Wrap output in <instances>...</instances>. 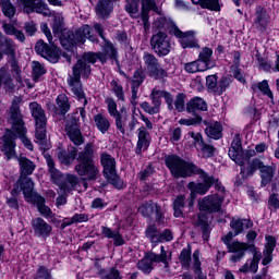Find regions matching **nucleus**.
<instances>
[{"instance_id":"obj_11","label":"nucleus","mask_w":279,"mask_h":279,"mask_svg":"<svg viewBox=\"0 0 279 279\" xmlns=\"http://www.w3.org/2000/svg\"><path fill=\"white\" fill-rule=\"evenodd\" d=\"M143 61L150 77H155L156 80H162L163 77H167V70L160 66L156 56L149 52H144Z\"/></svg>"},{"instance_id":"obj_9","label":"nucleus","mask_w":279,"mask_h":279,"mask_svg":"<svg viewBox=\"0 0 279 279\" xmlns=\"http://www.w3.org/2000/svg\"><path fill=\"white\" fill-rule=\"evenodd\" d=\"M104 167V175L116 189H122L121 178L117 175V160L109 154L104 153L100 157Z\"/></svg>"},{"instance_id":"obj_25","label":"nucleus","mask_w":279,"mask_h":279,"mask_svg":"<svg viewBox=\"0 0 279 279\" xmlns=\"http://www.w3.org/2000/svg\"><path fill=\"white\" fill-rule=\"evenodd\" d=\"M173 27H178L171 20L167 19L162 13H157L155 15V20L153 22V29L155 32H160V29H168L169 34H171V29Z\"/></svg>"},{"instance_id":"obj_5","label":"nucleus","mask_w":279,"mask_h":279,"mask_svg":"<svg viewBox=\"0 0 279 279\" xmlns=\"http://www.w3.org/2000/svg\"><path fill=\"white\" fill-rule=\"evenodd\" d=\"M17 160L21 169V177L12 191V195H16L22 191L26 202H29L33 196L34 181H32V179L27 175H32V173H34L36 165L33 163L32 160L23 156L17 158Z\"/></svg>"},{"instance_id":"obj_40","label":"nucleus","mask_w":279,"mask_h":279,"mask_svg":"<svg viewBox=\"0 0 279 279\" xmlns=\"http://www.w3.org/2000/svg\"><path fill=\"white\" fill-rule=\"evenodd\" d=\"M150 256L151 253H147L146 256L137 263L138 269L144 274H150L151 269H154V263H156V259L150 258Z\"/></svg>"},{"instance_id":"obj_48","label":"nucleus","mask_w":279,"mask_h":279,"mask_svg":"<svg viewBox=\"0 0 279 279\" xmlns=\"http://www.w3.org/2000/svg\"><path fill=\"white\" fill-rule=\"evenodd\" d=\"M256 162H260V159H254L252 162H250L248 159L247 162H245L243 166H240L241 173H245L247 177L254 175V172L256 171V169H258Z\"/></svg>"},{"instance_id":"obj_58","label":"nucleus","mask_w":279,"mask_h":279,"mask_svg":"<svg viewBox=\"0 0 279 279\" xmlns=\"http://www.w3.org/2000/svg\"><path fill=\"white\" fill-rule=\"evenodd\" d=\"M125 10L131 14L132 19H136L138 16V2L136 0H126Z\"/></svg>"},{"instance_id":"obj_6","label":"nucleus","mask_w":279,"mask_h":279,"mask_svg":"<svg viewBox=\"0 0 279 279\" xmlns=\"http://www.w3.org/2000/svg\"><path fill=\"white\" fill-rule=\"evenodd\" d=\"M94 148L93 144H86L83 151L78 154V163L75 166V171L83 180H97L99 168L95 166L93 160Z\"/></svg>"},{"instance_id":"obj_31","label":"nucleus","mask_w":279,"mask_h":279,"mask_svg":"<svg viewBox=\"0 0 279 279\" xmlns=\"http://www.w3.org/2000/svg\"><path fill=\"white\" fill-rule=\"evenodd\" d=\"M198 61L205 65V70L215 69V61H213V49L203 48L198 54Z\"/></svg>"},{"instance_id":"obj_28","label":"nucleus","mask_w":279,"mask_h":279,"mask_svg":"<svg viewBox=\"0 0 279 279\" xmlns=\"http://www.w3.org/2000/svg\"><path fill=\"white\" fill-rule=\"evenodd\" d=\"M138 210L144 215V217H151V215H156L157 219H162V209H160V206L154 202L142 205Z\"/></svg>"},{"instance_id":"obj_23","label":"nucleus","mask_w":279,"mask_h":279,"mask_svg":"<svg viewBox=\"0 0 279 279\" xmlns=\"http://www.w3.org/2000/svg\"><path fill=\"white\" fill-rule=\"evenodd\" d=\"M0 53L8 56V58H16V44L12 38L5 37L3 33L0 32Z\"/></svg>"},{"instance_id":"obj_54","label":"nucleus","mask_w":279,"mask_h":279,"mask_svg":"<svg viewBox=\"0 0 279 279\" xmlns=\"http://www.w3.org/2000/svg\"><path fill=\"white\" fill-rule=\"evenodd\" d=\"M110 86L117 99H119V101H125V94L123 93V86H121V84H119V82H117L116 80L111 81Z\"/></svg>"},{"instance_id":"obj_32","label":"nucleus","mask_w":279,"mask_h":279,"mask_svg":"<svg viewBox=\"0 0 279 279\" xmlns=\"http://www.w3.org/2000/svg\"><path fill=\"white\" fill-rule=\"evenodd\" d=\"M266 245L264 250V258H263V265H269L271 263L274 254V250H276V238L268 235L266 236Z\"/></svg>"},{"instance_id":"obj_44","label":"nucleus","mask_w":279,"mask_h":279,"mask_svg":"<svg viewBox=\"0 0 279 279\" xmlns=\"http://www.w3.org/2000/svg\"><path fill=\"white\" fill-rule=\"evenodd\" d=\"M253 90L256 93V90H259L263 93L266 97L274 100V93H271V89L269 88V83L267 80H264L259 83H255L252 85Z\"/></svg>"},{"instance_id":"obj_52","label":"nucleus","mask_w":279,"mask_h":279,"mask_svg":"<svg viewBox=\"0 0 279 279\" xmlns=\"http://www.w3.org/2000/svg\"><path fill=\"white\" fill-rule=\"evenodd\" d=\"M1 8L4 16H7L8 19H12V16L16 14V8L12 5V2L10 0H2Z\"/></svg>"},{"instance_id":"obj_27","label":"nucleus","mask_w":279,"mask_h":279,"mask_svg":"<svg viewBox=\"0 0 279 279\" xmlns=\"http://www.w3.org/2000/svg\"><path fill=\"white\" fill-rule=\"evenodd\" d=\"M255 165L258 167V171L260 172L262 186L269 184V182L274 180V167L265 166L263 161H255Z\"/></svg>"},{"instance_id":"obj_34","label":"nucleus","mask_w":279,"mask_h":279,"mask_svg":"<svg viewBox=\"0 0 279 279\" xmlns=\"http://www.w3.org/2000/svg\"><path fill=\"white\" fill-rule=\"evenodd\" d=\"M110 12H112V4L110 3V0H99L96 5L97 16L100 19H107V16L110 15Z\"/></svg>"},{"instance_id":"obj_59","label":"nucleus","mask_w":279,"mask_h":279,"mask_svg":"<svg viewBox=\"0 0 279 279\" xmlns=\"http://www.w3.org/2000/svg\"><path fill=\"white\" fill-rule=\"evenodd\" d=\"M106 104H107V109L110 117H112L113 119H117L121 114L117 109V101H114V99L112 98H107Z\"/></svg>"},{"instance_id":"obj_16","label":"nucleus","mask_w":279,"mask_h":279,"mask_svg":"<svg viewBox=\"0 0 279 279\" xmlns=\"http://www.w3.org/2000/svg\"><path fill=\"white\" fill-rule=\"evenodd\" d=\"M223 204V196L219 194L205 196L198 202V208L203 213H219Z\"/></svg>"},{"instance_id":"obj_17","label":"nucleus","mask_w":279,"mask_h":279,"mask_svg":"<svg viewBox=\"0 0 279 279\" xmlns=\"http://www.w3.org/2000/svg\"><path fill=\"white\" fill-rule=\"evenodd\" d=\"M17 2L23 7L26 14H32V12H37V14H43V16L51 14L49 7L43 0H17Z\"/></svg>"},{"instance_id":"obj_22","label":"nucleus","mask_w":279,"mask_h":279,"mask_svg":"<svg viewBox=\"0 0 279 279\" xmlns=\"http://www.w3.org/2000/svg\"><path fill=\"white\" fill-rule=\"evenodd\" d=\"M269 13L263 7H257L254 14V27L259 32H265L269 25Z\"/></svg>"},{"instance_id":"obj_20","label":"nucleus","mask_w":279,"mask_h":279,"mask_svg":"<svg viewBox=\"0 0 279 279\" xmlns=\"http://www.w3.org/2000/svg\"><path fill=\"white\" fill-rule=\"evenodd\" d=\"M35 51L41 58H46L49 62L56 64L58 62L60 54L58 52V48H51L49 45L45 44L43 39L38 40L35 46Z\"/></svg>"},{"instance_id":"obj_26","label":"nucleus","mask_w":279,"mask_h":279,"mask_svg":"<svg viewBox=\"0 0 279 279\" xmlns=\"http://www.w3.org/2000/svg\"><path fill=\"white\" fill-rule=\"evenodd\" d=\"M252 226H254V222L250 219L232 218L230 221V228L233 230L234 236H239L244 230H250Z\"/></svg>"},{"instance_id":"obj_42","label":"nucleus","mask_w":279,"mask_h":279,"mask_svg":"<svg viewBox=\"0 0 279 279\" xmlns=\"http://www.w3.org/2000/svg\"><path fill=\"white\" fill-rule=\"evenodd\" d=\"M2 27L8 36H14L20 43H25V34L22 31L15 28L14 25L3 24Z\"/></svg>"},{"instance_id":"obj_64","label":"nucleus","mask_w":279,"mask_h":279,"mask_svg":"<svg viewBox=\"0 0 279 279\" xmlns=\"http://www.w3.org/2000/svg\"><path fill=\"white\" fill-rule=\"evenodd\" d=\"M24 31L27 34V36H34V34H36V32H38V27L34 23V21H31V22H26L24 24Z\"/></svg>"},{"instance_id":"obj_3","label":"nucleus","mask_w":279,"mask_h":279,"mask_svg":"<svg viewBox=\"0 0 279 279\" xmlns=\"http://www.w3.org/2000/svg\"><path fill=\"white\" fill-rule=\"evenodd\" d=\"M10 125L12 126L11 130H8L5 132L2 137V142L0 143V149L8 160L14 158V154H16V151L14 150L16 147V144L14 143V141H16V136L21 138L26 149H28L29 151L34 150V145L32 144V141H29V138L25 136V134H27V128H25V121H23V118L19 112H13L10 120Z\"/></svg>"},{"instance_id":"obj_18","label":"nucleus","mask_w":279,"mask_h":279,"mask_svg":"<svg viewBox=\"0 0 279 279\" xmlns=\"http://www.w3.org/2000/svg\"><path fill=\"white\" fill-rule=\"evenodd\" d=\"M138 123V120L136 117H132L130 119V116H118L116 118V128L122 136H130L136 130V125Z\"/></svg>"},{"instance_id":"obj_4","label":"nucleus","mask_w":279,"mask_h":279,"mask_svg":"<svg viewBox=\"0 0 279 279\" xmlns=\"http://www.w3.org/2000/svg\"><path fill=\"white\" fill-rule=\"evenodd\" d=\"M64 24L61 17H54L52 25V32L54 36L60 38V43L64 49L71 51L75 46H82L86 40L96 43L97 38L90 34L92 28L88 25H84L78 28L75 33L73 31H65L62 33V25Z\"/></svg>"},{"instance_id":"obj_38","label":"nucleus","mask_w":279,"mask_h":279,"mask_svg":"<svg viewBox=\"0 0 279 279\" xmlns=\"http://www.w3.org/2000/svg\"><path fill=\"white\" fill-rule=\"evenodd\" d=\"M192 269L194 271L195 279H207L206 274L202 271V262L199 260V251L193 253Z\"/></svg>"},{"instance_id":"obj_35","label":"nucleus","mask_w":279,"mask_h":279,"mask_svg":"<svg viewBox=\"0 0 279 279\" xmlns=\"http://www.w3.org/2000/svg\"><path fill=\"white\" fill-rule=\"evenodd\" d=\"M186 110L187 112H195L197 110L206 112V110H208V105L202 98L195 97L187 102Z\"/></svg>"},{"instance_id":"obj_37","label":"nucleus","mask_w":279,"mask_h":279,"mask_svg":"<svg viewBox=\"0 0 279 279\" xmlns=\"http://www.w3.org/2000/svg\"><path fill=\"white\" fill-rule=\"evenodd\" d=\"M222 126L221 123L219 122H215V123H209L207 125V128L205 129V134H207V136L209 138H214L215 141H219V138H221L222 136Z\"/></svg>"},{"instance_id":"obj_30","label":"nucleus","mask_w":279,"mask_h":279,"mask_svg":"<svg viewBox=\"0 0 279 279\" xmlns=\"http://www.w3.org/2000/svg\"><path fill=\"white\" fill-rule=\"evenodd\" d=\"M101 234H104L106 239H112L113 245H116L117 247L125 245V240H123V236L117 230L113 231L108 227H101Z\"/></svg>"},{"instance_id":"obj_13","label":"nucleus","mask_w":279,"mask_h":279,"mask_svg":"<svg viewBox=\"0 0 279 279\" xmlns=\"http://www.w3.org/2000/svg\"><path fill=\"white\" fill-rule=\"evenodd\" d=\"M64 132L74 145H84V135H82V130H80L77 119L73 118V116L68 117L64 126Z\"/></svg>"},{"instance_id":"obj_53","label":"nucleus","mask_w":279,"mask_h":279,"mask_svg":"<svg viewBox=\"0 0 279 279\" xmlns=\"http://www.w3.org/2000/svg\"><path fill=\"white\" fill-rule=\"evenodd\" d=\"M57 106L61 111V114H66L69 110H71V107L69 105V98L65 95H59L57 97Z\"/></svg>"},{"instance_id":"obj_49","label":"nucleus","mask_w":279,"mask_h":279,"mask_svg":"<svg viewBox=\"0 0 279 279\" xmlns=\"http://www.w3.org/2000/svg\"><path fill=\"white\" fill-rule=\"evenodd\" d=\"M184 195H179L173 202L174 217H183L184 213Z\"/></svg>"},{"instance_id":"obj_36","label":"nucleus","mask_w":279,"mask_h":279,"mask_svg":"<svg viewBox=\"0 0 279 279\" xmlns=\"http://www.w3.org/2000/svg\"><path fill=\"white\" fill-rule=\"evenodd\" d=\"M94 122L100 134H106L110 130V120L101 113L94 116Z\"/></svg>"},{"instance_id":"obj_57","label":"nucleus","mask_w":279,"mask_h":279,"mask_svg":"<svg viewBox=\"0 0 279 279\" xmlns=\"http://www.w3.org/2000/svg\"><path fill=\"white\" fill-rule=\"evenodd\" d=\"M150 97L153 106L160 112V106L162 105V90L153 89Z\"/></svg>"},{"instance_id":"obj_46","label":"nucleus","mask_w":279,"mask_h":279,"mask_svg":"<svg viewBox=\"0 0 279 279\" xmlns=\"http://www.w3.org/2000/svg\"><path fill=\"white\" fill-rule=\"evenodd\" d=\"M179 260L183 269H191V267L193 268V256L191 258V251L189 248H183L181 251Z\"/></svg>"},{"instance_id":"obj_61","label":"nucleus","mask_w":279,"mask_h":279,"mask_svg":"<svg viewBox=\"0 0 279 279\" xmlns=\"http://www.w3.org/2000/svg\"><path fill=\"white\" fill-rule=\"evenodd\" d=\"M180 125H199L202 123V117L196 116L195 118H187L179 120Z\"/></svg>"},{"instance_id":"obj_19","label":"nucleus","mask_w":279,"mask_h":279,"mask_svg":"<svg viewBox=\"0 0 279 279\" xmlns=\"http://www.w3.org/2000/svg\"><path fill=\"white\" fill-rule=\"evenodd\" d=\"M31 226L33 228L34 236H37V239H49L53 231V227L40 217L32 219Z\"/></svg>"},{"instance_id":"obj_8","label":"nucleus","mask_w":279,"mask_h":279,"mask_svg":"<svg viewBox=\"0 0 279 279\" xmlns=\"http://www.w3.org/2000/svg\"><path fill=\"white\" fill-rule=\"evenodd\" d=\"M254 156H256V150H243L241 135L236 134L231 143V147L229 148V158H231L235 165L243 167V165H245L250 158H254Z\"/></svg>"},{"instance_id":"obj_15","label":"nucleus","mask_w":279,"mask_h":279,"mask_svg":"<svg viewBox=\"0 0 279 279\" xmlns=\"http://www.w3.org/2000/svg\"><path fill=\"white\" fill-rule=\"evenodd\" d=\"M170 34L175 36L179 39V43L183 49H193L198 47L197 39L195 38V32L187 31L182 32L178 26H172Z\"/></svg>"},{"instance_id":"obj_14","label":"nucleus","mask_w":279,"mask_h":279,"mask_svg":"<svg viewBox=\"0 0 279 279\" xmlns=\"http://www.w3.org/2000/svg\"><path fill=\"white\" fill-rule=\"evenodd\" d=\"M250 250V252H254V244H247L245 242L233 241L228 247L231 263H241L243 258H245V252Z\"/></svg>"},{"instance_id":"obj_24","label":"nucleus","mask_w":279,"mask_h":279,"mask_svg":"<svg viewBox=\"0 0 279 279\" xmlns=\"http://www.w3.org/2000/svg\"><path fill=\"white\" fill-rule=\"evenodd\" d=\"M137 132L138 140L136 145V154H141L142 151H145L147 147H149L151 143V135L145 126H141Z\"/></svg>"},{"instance_id":"obj_1","label":"nucleus","mask_w":279,"mask_h":279,"mask_svg":"<svg viewBox=\"0 0 279 279\" xmlns=\"http://www.w3.org/2000/svg\"><path fill=\"white\" fill-rule=\"evenodd\" d=\"M110 58L114 60L117 58V49L110 43H106L104 47V52L98 54L93 52H87L83 54L73 66V75L68 78V84L71 88V92L77 99L84 100V106L88 104L86 100V95L84 94V89L82 88V77L88 78L90 76V64H95L97 60L100 62H106Z\"/></svg>"},{"instance_id":"obj_41","label":"nucleus","mask_w":279,"mask_h":279,"mask_svg":"<svg viewBox=\"0 0 279 279\" xmlns=\"http://www.w3.org/2000/svg\"><path fill=\"white\" fill-rule=\"evenodd\" d=\"M77 175L66 174L65 182L60 185V190L63 193H71V191H74L75 186H77Z\"/></svg>"},{"instance_id":"obj_51","label":"nucleus","mask_w":279,"mask_h":279,"mask_svg":"<svg viewBox=\"0 0 279 279\" xmlns=\"http://www.w3.org/2000/svg\"><path fill=\"white\" fill-rule=\"evenodd\" d=\"M32 69H33V80L35 82H38L45 73H47V70H45V66L40 64V62L33 61L32 62Z\"/></svg>"},{"instance_id":"obj_12","label":"nucleus","mask_w":279,"mask_h":279,"mask_svg":"<svg viewBox=\"0 0 279 279\" xmlns=\"http://www.w3.org/2000/svg\"><path fill=\"white\" fill-rule=\"evenodd\" d=\"M231 83L232 81L228 76H222L219 81L217 78V74H211L206 77V86L208 92L214 93L218 97L228 90Z\"/></svg>"},{"instance_id":"obj_7","label":"nucleus","mask_w":279,"mask_h":279,"mask_svg":"<svg viewBox=\"0 0 279 279\" xmlns=\"http://www.w3.org/2000/svg\"><path fill=\"white\" fill-rule=\"evenodd\" d=\"M29 109L32 112V117L35 119L36 143H39V145H44L45 138H47V116L45 114V110L38 102H31Z\"/></svg>"},{"instance_id":"obj_2","label":"nucleus","mask_w":279,"mask_h":279,"mask_svg":"<svg viewBox=\"0 0 279 279\" xmlns=\"http://www.w3.org/2000/svg\"><path fill=\"white\" fill-rule=\"evenodd\" d=\"M166 166L172 173L173 178H191L193 173L199 175L203 183L190 182L187 189L191 191V197H195V193L198 195H206L207 191H210V186L217 182V179L210 177L206 171L197 166L185 161L177 155H170L166 158Z\"/></svg>"},{"instance_id":"obj_60","label":"nucleus","mask_w":279,"mask_h":279,"mask_svg":"<svg viewBox=\"0 0 279 279\" xmlns=\"http://www.w3.org/2000/svg\"><path fill=\"white\" fill-rule=\"evenodd\" d=\"M146 236L151 241V243H158L160 232L156 226L151 225L146 229Z\"/></svg>"},{"instance_id":"obj_45","label":"nucleus","mask_w":279,"mask_h":279,"mask_svg":"<svg viewBox=\"0 0 279 279\" xmlns=\"http://www.w3.org/2000/svg\"><path fill=\"white\" fill-rule=\"evenodd\" d=\"M47 166H48V171L50 173L52 182H54V184H60V180H62V173L60 172V170L56 168V163L53 162V159L48 158Z\"/></svg>"},{"instance_id":"obj_47","label":"nucleus","mask_w":279,"mask_h":279,"mask_svg":"<svg viewBox=\"0 0 279 279\" xmlns=\"http://www.w3.org/2000/svg\"><path fill=\"white\" fill-rule=\"evenodd\" d=\"M194 4H201V8H204L205 10H211L213 12H219L221 10V7H219V0H198L195 2V0H192Z\"/></svg>"},{"instance_id":"obj_55","label":"nucleus","mask_w":279,"mask_h":279,"mask_svg":"<svg viewBox=\"0 0 279 279\" xmlns=\"http://www.w3.org/2000/svg\"><path fill=\"white\" fill-rule=\"evenodd\" d=\"M202 153L203 158H213L215 156V147L203 142L197 148Z\"/></svg>"},{"instance_id":"obj_43","label":"nucleus","mask_w":279,"mask_h":279,"mask_svg":"<svg viewBox=\"0 0 279 279\" xmlns=\"http://www.w3.org/2000/svg\"><path fill=\"white\" fill-rule=\"evenodd\" d=\"M184 71L191 74L204 73V71H206V65L204 63H201V61L197 59L195 61L185 63Z\"/></svg>"},{"instance_id":"obj_62","label":"nucleus","mask_w":279,"mask_h":279,"mask_svg":"<svg viewBox=\"0 0 279 279\" xmlns=\"http://www.w3.org/2000/svg\"><path fill=\"white\" fill-rule=\"evenodd\" d=\"M150 258L155 259V263H163V265H169V256L166 253H160L159 255L156 253H150Z\"/></svg>"},{"instance_id":"obj_29","label":"nucleus","mask_w":279,"mask_h":279,"mask_svg":"<svg viewBox=\"0 0 279 279\" xmlns=\"http://www.w3.org/2000/svg\"><path fill=\"white\" fill-rule=\"evenodd\" d=\"M2 86L4 90L14 89V81L12 80V75L10 74V70H8V66L0 68V88Z\"/></svg>"},{"instance_id":"obj_63","label":"nucleus","mask_w":279,"mask_h":279,"mask_svg":"<svg viewBox=\"0 0 279 279\" xmlns=\"http://www.w3.org/2000/svg\"><path fill=\"white\" fill-rule=\"evenodd\" d=\"M35 279H51V271L45 268V266H41L37 269Z\"/></svg>"},{"instance_id":"obj_50","label":"nucleus","mask_w":279,"mask_h":279,"mask_svg":"<svg viewBox=\"0 0 279 279\" xmlns=\"http://www.w3.org/2000/svg\"><path fill=\"white\" fill-rule=\"evenodd\" d=\"M9 63L11 66V71L16 80V82H19L20 84H23V76H21V66H19V62L16 61V57L15 58H9Z\"/></svg>"},{"instance_id":"obj_56","label":"nucleus","mask_w":279,"mask_h":279,"mask_svg":"<svg viewBox=\"0 0 279 279\" xmlns=\"http://www.w3.org/2000/svg\"><path fill=\"white\" fill-rule=\"evenodd\" d=\"M100 276H104L106 279H123V276H121V272L119 269L111 267L107 271L106 270H100L99 271Z\"/></svg>"},{"instance_id":"obj_21","label":"nucleus","mask_w":279,"mask_h":279,"mask_svg":"<svg viewBox=\"0 0 279 279\" xmlns=\"http://www.w3.org/2000/svg\"><path fill=\"white\" fill-rule=\"evenodd\" d=\"M158 12V7H156V0H142V12L141 19L145 32H148L149 24V12Z\"/></svg>"},{"instance_id":"obj_10","label":"nucleus","mask_w":279,"mask_h":279,"mask_svg":"<svg viewBox=\"0 0 279 279\" xmlns=\"http://www.w3.org/2000/svg\"><path fill=\"white\" fill-rule=\"evenodd\" d=\"M150 47L157 56L165 58V56L171 53V38H169L166 32L159 31L151 36Z\"/></svg>"},{"instance_id":"obj_33","label":"nucleus","mask_w":279,"mask_h":279,"mask_svg":"<svg viewBox=\"0 0 279 279\" xmlns=\"http://www.w3.org/2000/svg\"><path fill=\"white\" fill-rule=\"evenodd\" d=\"M27 202H35L39 214L46 219H49V217H51V208L45 205V198L43 196L33 194L32 198Z\"/></svg>"},{"instance_id":"obj_39","label":"nucleus","mask_w":279,"mask_h":279,"mask_svg":"<svg viewBox=\"0 0 279 279\" xmlns=\"http://www.w3.org/2000/svg\"><path fill=\"white\" fill-rule=\"evenodd\" d=\"M58 158L61 165H73V161L75 160V158H77V148H73L70 151L60 150L58 154Z\"/></svg>"}]
</instances>
